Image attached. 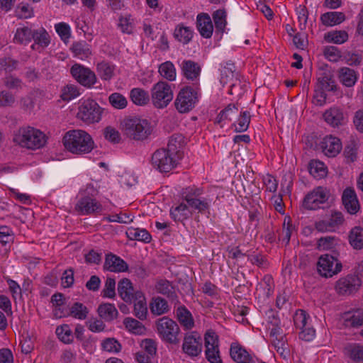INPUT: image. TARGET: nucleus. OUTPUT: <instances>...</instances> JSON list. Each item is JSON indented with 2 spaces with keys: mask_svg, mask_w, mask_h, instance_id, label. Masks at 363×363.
<instances>
[{
  "mask_svg": "<svg viewBox=\"0 0 363 363\" xmlns=\"http://www.w3.org/2000/svg\"><path fill=\"white\" fill-rule=\"evenodd\" d=\"M65 148L73 154H85L90 152L94 146L91 135L82 130L67 131L62 138Z\"/></svg>",
  "mask_w": 363,
  "mask_h": 363,
  "instance_id": "1",
  "label": "nucleus"
},
{
  "mask_svg": "<svg viewBox=\"0 0 363 363\" xmlns=\"http://www.w3.org/2000/svg\"><path fill=\"white\" fill-rule=\"evenodd\" d=\"M13 141L22 147L37 150L46 144L47 138L40 130L28 126L16 130L13 134Z\"/></svg>",
  "mask_w": 363,
  "mask_h": 363,
  "instance_id": "2",
  "label": "nucleus"
},
{
  "mask_svg": "<svg viewBox=\"0 0 363 363\" xmlns=\"http://www.w3.org/2000/svg\"><path fill=\"white\" fill-rule=\"evenodd\" d=\"M124 134L135 140H144L152 134V126L150 123L138 117L125 118L121 123Z\"/></svg>",
  "mask_w": 363,
  "mask_h": 363,
  "instance_id": "3",
  "label": "nucleus"
},
{
  "mask_svg": "<svg viewBox=\"0 0 363 363\" xmlns=\"http://www.w3.org/2000/svg\"><path fill=\"white\" fill-rule=\"evenodd\" d=\"M173 99L171 85L164 81H160L151 89V101L157 108H164Z\"/></svg>",
  "mask_w": 363,
  "mask_h": 363,
  "instance_id": "4",
  "label": "nucleus"
},
{
  "mask_svg": "<svg viewBox=\"0 0 363 363\" xmlns=\"http://www.w3.org/2000/svg\"><path fill=\"white\" fill-rule=\"evenodd\" d=\"M156 325L157 332L163 340L174 345L179 343L178 335L180 329L175 321L164 316L160 318Z\"/></svg>",
  "mask_w": 363,
  "mask_h": 363,
  "instance_id": "5",
  "label": "nucleus"
},
{
  "mask_svg": "<svg viewBox=\"0 0 363 363\" xmlns=\"http://www.w3.org/2000/svg\"><path fill=\"white\" fill-rule=\"evenodd\" d=\"M102 112V108L94 100L88 99L79 105L77 118L89 124L98 123Z\"/></svg>",
  "mask_w": 363,
  "mask_h": 363,
  "instance_id": "6",
  "label": "nucleus"
},
{
  "mask_svg": "<svg viewBox=\"0 0 363 363\" xmlns=\"http://www.w3.org/2000/svg\"><path fill=\"white\" fill-rule=\"evenodd\" d=\"M168 149L157 150L152 156V164L161 172H168L177 166V160Z\"/></svg>",
  "mask_w": 363,
  "mask_h": 363,
  "instance_id": "7",
  "label": "nucleus"
},
{
  "mask_svg": "<svg viewBox=\"0 0 363 363\" xmlns=\"http://www.w3.org/2000/svg\"><path fill=\"white\" fill-rule=\"evenodd\" d=\"M197 101L196 90L191 86H185L179 91L174 104L179 113H186L195 106Z\"/></svg>",
  "mask_w": 363,
  "mask_h": 363,
  "instance_id": "8",
  "label": "nucleus"
},
{
  "mask_svg": "<svg viewBox=\"0 0 363 363\" xmlns=\"http://www.w3.org/2000/svg\"><path fill=\"white\" fill-rule=\"evenodd\" d=\"M342 268L340 261L334 255L325 254L321 255L317 262L319 274L324 277H332L339 273Z\"/></svg>",
  "mask_w": 363,
  "mask_h": 363,
  "instance_id": "9",
  "label": "nucleus"
},
{
  "mask_svg": "<svg viewBox=\"0 0 363 363\" xmlns=\"http://www.w3.org/2000/svg\"><path fill=\"white\" fill-rule=\"evenodd\" d=\"M70 72L77 82L85 87H91L96 82L94 72L79 64H74L71 67Z\"/></svg>",
  "mask_w": 363,
  "mask_h": 363,
  "instance_id": "10",
  "label": "nucleus"
},
{
  "mask_svg": "<svg viewBox=\"0 0 363 363\" xmlns=\"http://www.w3.org/2000/svg\"><path fill=\"white\" fill-rule=\"evenodd\" d=\"M202 338L196 332L186 334L182 345L183 352L190 357H197L202 351Z\"/></svg>",
  "mask_w": 363,
  "mask_h": 363,
  "instance_id": "11",
  "label": "nucleus"
},
{
  "mask_svg": "<svg viewBox=\"0 0 363 363\" xmlns=\"http://www.w3.org/2000/svg\"><path fill=\"white\" fill-rule=\"evenodd\" d=\"M328 199L326 189L319 186L305 196L303 206L308 210H316L320 208V205L325 203Z\"/></svg>",
  "mask_w": 363,
  "mask_h": 363,
  "instance_id": "12",
  "label": "nucleus"
},
{
  "mask_svg": "<svg viewBox=\"0 0 363 363\" xmlns=\"http://www.w3.org/2000/svg\"><path fill=\"white\" fill-rule=\"evenodd\" d=\"M361 285L360 279L354 274L340 278L335 284V290L340 295H350L358 290Z\"/></svg>",
  "mask_w": 363,
  "mask_h": 363,
  "instance_id": "13",
  "label": "nucleus"
},
{
  "mask_svg": "<svg viewBox=\"0 0 363 363\" xmlns=\"http://www.w3.org/2000/svg\"><path fill=\"white\" fill-rule=\"evenodd\" d=\"M230 355L232 359L236 363H247V362H250L254 357L245 347L238 342L231 343Z\"/></svg>",
  "mask_w": 363,
  "mask_h": 363,
  "instance_id": "14",
  "label": "nucleus"
},
{
  "mask_svg": "<svg viewBox=\"0 0 363 363\" xmlns=\"http://www.w3.org/2000/svg\"><path fill=\"white\" fill-rule=\"evenodd\" d=\"M104 269L110 272H123L128 270V266L123 259L110 253L106 256Z\"/></svg>",
  "mask_w": 363,
  "mask_h": 363,
  "instance_id": "15",
  "label": "nucleus"
},
{
  "mask_svg": "<svg viewBox=\"0 0 363 363\" xmlns=\"http://www.w3.org/2000/svg\"><path fill=\"white\" fill-rule=\"evenodd\" d=\"M196 28L202 37L210 38L212 36L213 25L208 13H201L197 16Z\"/></svg>",
  "mask_w": 363,
  "mask_h": 363,
  "instance_id": "16",
  "label": "nucleus"
},
{
  "mask_svg": "<svg viewBox=\"0 0 363 363\" xmlns=\"http://www.w3.org/2000/svg\"><path fill=\"white\" fill-rule=\"evenodd\" d=\"M321 147L328 157H335L342 150V143L338 138L329 135L323 139Z\"/></svg>",
  "mask_w": 363,
  "mask_h": 363,
  "instance_id": "17",
  "label": "nucleus"
},
{
  "mask_svg": "<svg viewBox=\"0 0 363 363\" xmlns=\"http://www.w3.org/2000/svg\"><path fill=\"white\" fill-rule=\"evenodd\" d=\"M342 201L345 209L349 213L355 214L359 211V201L353 189L346 188L344 190Z\"/></svg>",
  "mask_w": 363,
  "mask_h": 363,
  "instance_id": "18",
  "label": "nucleus"
},
{
  "mask_svg": "<svg viewBox=\"0 0 363 363\" xmlns=\"http://www.w3.org/2000/svg\"><path fill=\"white\" fill-rule=\"evenodd\" d=\"M180 66L183 75L187 79L195 80L199 77L201 67L197 62L190 60H184Z\"/></svg>",
  "mask_w": 363,
  "mask_h": 363,
  "instance_id": "19",
  "label": "nucleus"
},
{
  "mask_svg": "<svg viewBox=\"0 0 363 363\" xmlns=\"http://www.w3.org/2000/svg\"><path fill=\"white\" fill-rule=\"evenodd\" d=\"M325 121L333 127L342 125L344 116L341 109L337 107L331 108L323 113Z\"/></svg>",
  "mask_w": 363,
  "mask_h": 363,
  "instance_id": "20",
  "label": "nucleus"
},
{
  "mask_svg": "<svg viewBox=\"0 0 363 363\" xmlns=\"http://www.w3.org/2000/svg\"><path fill=\"white\" fill-rule=\"evenodd\" d=\"M77 208L82 214H89L102 209L101 205L90 197L81 199L77 203Z\"/></svg>",
  "mask_w": 363,
  "mask_h": 363,
  "instance_id": "21",
  "label": "nucleus"
},
{
  "mask_svg": "<svg viewBox=\"0 0 363 363\" xmlns=\"http://www.w3.org/2000/svg\"><path fill=\"white\" fill-rule=\"evenodd\" d=\"M186 143L184 136L181 133L173 134L169 140L167 145V149L177 155L178 159L182 157V149Z\"/></svg>",
  "mask_w": 363,
  "mask_h": 363,
  "instance_id": "22",
  "label": "nucleus"
},
{
  "mask_svg": "<svg viewBox=\"0 0 363 363\" xmlns=\"http://www.w3.org/2000/svg\"><path fill=\"white\" fill-rule=\"evenodd\" d=\"M338 79L340 82L347 87L353 86L357 80V74L356 72L349 67H341L338 70Z\"/></svg>",
  "mask_w": 363,
  "mask_h": 363,
  "instance_id": "23",
  "label": "nucleus"
},
{
  "mask_svg": "<svg viewBox=\"0 0 363 363\" xmlns=\"http://www.w3.org/2000/svg\"><path fill=\"white\" fill-rule=\"evenodd\" d=\"M133 291L132 283L128 279L124 278L118 282V292L124 301L131 302L133 301Z\"/></svg>",
  "mask_w": 363,
  "mask_h": 363,
  "instance_id": "24",
  "label": "nucleus"
},
{
  "mask_svg": "<svg viewBox=\"0 0 363 363\" xmlns=\"http://www.w3.org/2000/svg\"><path fill=\"white\" fill-rule=\"evenodd\" d=\"M273 338L272 344L276 348L278 353L284 359H286L290 354L289 347L287 340L281 331V334L279 335H270Z\"/></svg>",
  "mask_w": 363,
  "mask_h": 363,
  "instance_id": "25",
  "label": "nucleus"
},
{
  "mask_svg": "<svg viewBox=\"0 0 363 363\" xmlns=\"http://www.w3.org/2000/svg\"><path fill=\"white\" fill-rule=\"evenodd\" d=\"M345 20V15L342 12L329 11L321 15L320 21L324 26H333L340 24Z\"/></svg>",
  "mask_w": 363,
  "mask_h": 363,
  "instance_id": "26",
  "label": "nucleus"
},
{
  "mask_svg": "<svg viewBox=\"0 0 363 363\" xmlns=\"http://www.w3.org/2000/svg\"><path fill=\"white\" fill-rule=\"evenodd\" d=\"M346 326L358 328L363 325V309H357L345 314Z\"/></svg>",
  "mask_w": 363,
  "mask_h": 363,
  "instance_id": "27",
  "label": "nucleus"
},
{
  "mask_svg": "<svg viewBox=\"0 0 363 363\" xmlns=\"http://www.w3.org/2000/svg\"><path fill=\"white\" fill-rule=\"evenodd\" d=\"M330 71L325 70L318 78V84L322 91H335L336 85Z\"/></svg>",
  "mask_w": 363,
  "mask_h": 363,
  "instance_id": "28",
  "label": "nucleus"
},
{
  "mask_svg": "<svg viewBox=\"0 0 363 363\" xmlns=\"http://www.w3.org/2000/svg\"><path fill=\"white\" fill-rule=\"evenodd\" d=\"M350 245L355 250L363 248V228L355 226L351 229L348 236Z\"/></svg>",
  "mask_w": 363,
  "mask_h": 363,
  "instance_id": "29",
  "label": "nucleus"
},
{
  "mask_svg": "<svg viewBox=\"0 0 363 363\" xmlns=\"http://www.w3.org/2000/svg\"><path fill=\"white\" fill-rule=\"evenodd\" d=\"M97 311L99 315L108 322L116 318L118 313L115 306L108 303L99 305Z\"/></svg>",
  "mask_w": 363,
  "mask_h": 363,
  "instance_id": "30",
  "label": "nucleus"
},
{
  "mask_svg": "<svg viewBox=\"0 0 363 363\" xmlns=\"http://www.w3.org/2000/svg\"><path fill=\"white\" fill-rule=\"evenodd\" d=\"M126 235L130 240L142 241L145 243L150 242L152 239L150 234L145 229L133 227L128 228Z\"/></svg>",
  "mask_w": 363,
  "mask_h": 363,
  "instance_id": "31",
  "label": "nucleus"
},
{
  "mask_svg": "<svg viewBox=\"0 0 363 363\" xmlns=\"http://www.w3.org/2000/svg\"><path fill=\"white\" fill-rule=\"evenodd\" d=\"M155 289L158 293L166 296L172 301H177L174 288L169 281L164 279L159 281L155 286Z\"/></svg>",
  "mask_w": 363,
  "mask_h": 363,
  "instance_id": "32",
  "label": "nucleus"
},
{
  "mask_svg": "<svg viewBox=\"0 0 363 363\" xmlns=\"http://www.w3.org/2000/svg\"><path fill=\"white\" fill-rule=\"evenodd\" d=\"M191 213L188 206L184 203H181L175 208L170 210V216L175 222H182L190 217Z\"/></svg>",
  "mask_w": 363,
  "mask_h": 363,
  "instance_id": "33",
  "label": "nucleus"
},
{
  "mask_svg": "<svg viewBox=\"0 0 363 363\" xmlns=\"http://www.w3.org/2000/svg\"><path fill=\"white\" fill-rule=\"evenodd\" d=\"M130 98L137 106H145L150 101L148 92L140 88H134L130 91Z\"/></svg>",
  "mask_w": 363,
  "mask_h": 363,
  "instance_id": "34",
  "label": "nucleus"
},
{
  "mask_svg": "<svg viewBox=\"0 0 363 363\" xmlns=\"http://www.w3.org/2000/svg\"><path fill=\"white\" fill-rule=\"evenodd\" d=\"M174 35L177 40L186 45L191 40L193 31L189 27L179 25L174 30Z\"/></svg>",
  "mask_w": 363,
  "mask_h": 363,
  "instance_id": "35",
  "label": "nucleus"
},
{
  "mask_svg": "<svg viewBox=\"0 0 363 363\" xmlns=\"http://www.w3.org/2000/svg\"><path fill=\"white\" fill-rule=\"evenodd\" d=\"M33 38V30L28 27L17 28L13 41L20 44H28Z\"/></svg>",
  "mask_w": 363,
  "mask_h": 363,
  "instance_id": "36",
  "label": "nucleus"
},
{
  "mask_svg": "<svg viewBox=\"0 0 363 363\" xmlns=\"http://www.w3.org/2000/svg\"><path fill=\"white\" fill-rule=\"evenodd\" d=\"M150 308L151 312L157 315L166 313L169 310L167 302L161 297L152 298Z\"/></svg>",
  "mask_w": 363,
  "mask_h": 363,
  "instance_id": "37",
  "label": "nucleus"
},
{
  "mask_svg": "<svg viewBox=\"0 0 363 363\" xmlns=\"http://www.w3.org/2000/svg\"><path fill=\"white\" fill-rule=\"evenodd\" d=\"M250 118L251 116L249 111H241L237 122L233 124L235 127V131L237 133L246 131L249 128Z\"/></svg>",
  "mask_w": 363,
  "mask_h": 363,
  "instance_id": "38",
  "label": "nucleus"
},
{
  "mask_svg": "<svg viewBox=\"0 0 363 363\" xmlns=\"http://www.w3.org/2000/svg\"><path fill=\"white\" fill-rule=\"evenodd\" d=\"M268 323L272 326L270 335H279L281 334V321L277 312L270 309L267 312Z\"/></svg>",
  "mask_w": 363,
  "mask_h": 363,
  "instance_id": "39",
  "label": "nucleus"
},
{
  "mask_svg": "<svg viewBox=\"0 0 363 363\" xmlns=\"http://www.w3.org/2000/svg\"><path fill=\"white\" fill-rule=\"evenodd\" d=\"M89 310L86 306L80 302H75L69 308V315L79 320H85L87 318Z\"/></svg>",
  "mask_w": 363,
  "mask_h": 363,
  "instance_id": "40",
  "label": "nucleus"
},
{
  "mask_svg": "<svg viewBox=\"0 0 363 363\" xmlns=\"http://www.w3.org/2000/svg\"><path fill=\"white\" fill-rule=\"evenodd\" d=\"M308 167L310 174L315 178L321 179L327 174V167L322 162L311 160Z\"/></svg>",
  "mask_w": 363,
  "mask_h": 363,
  "instance_id": "41",
  "label": "nucleus"
},
{
  "mask_svg": "<svg viewBox=\"0 0 363 363\" xmlns=\"http://www.w3.org/2000/svg\"><path fill=\"white\" fill-rule=\"evenodd\" d=\"M159 72L163 78L169 81H174L176 79V69L170 61L162 63L159 67Z\"/></svg>",
  "mask_w": 363,
  "mask_h": 363,
  "instance_id": "42",
  "label": "nucleus"
},
{
  "mask_svg": "<svg viewBox=\"0 0 363 363\" xmlns=\"http://www.w3.org/2000/svg\"><path fill=\"white\" fill-rule=\"evenodd\" d=\"M324 39L328 43L342 44L348 40V34L345 30L330 31L325 34Z\"/></svg>",
  "mask_w": 363,
  "mask_h": 363,
  "instance_id": "43",
  "label": "nucleus"
},
{
  "mask_svg": "<svg viewBox=\"0 0 363 363\" xmlns=\"http://www.w3.org/2000/svg\"><path fill=\"white\" fill-rule=\"evenodd\" d=\"M177 316L179 323L186 328L190 329L194 326V320L191 314L185 307L178 308Z\"/></svg>",
  "mask_w": 363,
  "mask_h": 363,
  "instance_id": "44",
  "label": "nucleus"
},
{
  "mask_svg": "<svg viewBox=\"0 0 363 363\" xmlns=\"http://www.w3.org/2000/svg\"><path fill=\"white\" fill-rule=\"evenodd\" d=\"M213 19L216 30L223 33L227 21L226 12L224 9H218L213 13Z\"/></svg>",
  "mask_w": 363,
  "mask_h": 363,
  "instance_id": "45",
  "label": "nucleus"
},
{
  "mask_svg": "<svg viewBox=\"0 0 363 363\" xmlns=\"http://www.w3.org/2000/svg\"><path fill=\"white\" fill-rule=\"evenodd\" d=\"M123 323L125 328L134 334L141 335L145 330V328L142 323L132 318H125Z\"/></svg>",
  "mask_w": 363,
  "mask_h": 363,
  "instance_id": "46",
  "label": "nucleus"
},
{
  "mask_svg": "<svg viewBox=\"0 0 363 363\" xmlns=\"http://www.w3.org/2000/svg\"><path fill=\"white\" fill-rule=\"evenodd\" d=\"M337 245V239L335 236H325L319 238L317 241L318 250H330Z\"/></svg>",
  "mask_w": 363,
  "mask_h": 363,
  "instance_id": "47",
  "label": "nucleus"
},
{
  "mask_svg": "<svg viewBox=\"0 0 363 363\" xmlns=\"http://www.w3.org/2000/svg\"><path fill=\"white\" fill-rule=\"evenodd\" d=\"M71 49L81 59L88 57L91 53L89 45L84 41L74 43Z\"/></svg>",
  "mask_w": 363,
  "mask_h": 363,
  "instance_id": "48",
  "label": "nucleus"
},
{
  "mask_svg": "<svg viewBox=\"0 0 363 363\" xmlns=\"http://www.w3.org/2000/svg\"><path fill=\"white\" fill-rule=\"evenodd\" d=\"M350 357L355 362H363V345L351 344L345 348Z\"/></svg>",
  "mask_w": 363,
  "mask_h": 363,
  "instance_id": "49",
  "label": "nucleus"
},
{
  "mask_svg": "<svg viewBox=\"0 0 363 363\" xmlns=\"http://www.w3.org/2000/svg\"><path fill=\"white\" fill-rule=\"evenodd\" d=\"M108 102L116 109H123L127 106L126 98L120 93H113L108 96Z\"/></svg>",
  "mask_w": 363,
  "mask_h": 363,
  "instance_id": "50",
  "label": "nucleus"
},
{
  "mask_svg": "<svg viewBox=\"0 0 363 363\" xmlns=\"http://www.w3.org/2000/svg\"><path fill=\"white\" fill-rule=\"evenodd\" d=\"M101 348L108 352L118 353L121 350L122 346L116 339L108 337L102 341Z\"/></svg>",
  "mask_w": 363,
  "mask_h": 363,
  "instance_id": "51",
  "label": "nucleus"
},
{
  "mask_svg": "<svg viewBox=\"0 0 363 363\" xmlns=\"http://www.w3.org/2000/svg\"><path fill=\"white\" fill-rule=\"evenodd\" d=\"M35 43L41 47H47L50 43V35L44 29L33 30V38Z\"/></svg>",
  "mask_w": 363,
  "mask_h": 363,
  "instance_id": "52",
  "label": "nucleus"
},
{
  "mask_svg": "<svg viewBox=\"0 0 363 363\" xmlns=\"http://www.w3.org/2000/svg\"><path fill=\"white\" fill-rule=\"evenodd\" d=\"M56 334L59 339L65 343L67 344L72 342V332L67 325H63L57 327L56 329Z\"/></svg>",
  "mask_w": 363,
  "mask_h": 363,
  "instance_id": "53",
  "label": "nucleus"
},
{
  "mask_svg": "<svg viewBox=\"0 0 363 363\" xmlns=\"http://www.w3.org/2000/svg\"><path fill=\"white\" fill-rule=\"evenodd\" d=\"M184 199L190 207L198 210L199 212H203L208 208V203L207 202L191 197L189 194L184 196Z\"/></svg>",
  "mask_w": 363,
  "mask_h": 363,
  "instance_id": "54",
  "label": "nucleus"
},
{
  "mask_svg": "<svg viewBox=\"0 0 363 363\" xmlns=\"http://www.w3.org/2000/svg\"><path fill=\"white\" fill-rule=\"evenodd\" d=\"M97 72L104 80H109L113 74V67L107 62H102L97 65Z\"/></svg>",
  "mask_w": 363,
  "mask_h": 363,
  "instance_id": "55",
  "label": "nucleus"
},
{
  "mask_svg": "<svg viewBox=\"0 0 363 363\" xmlns=\"http://www.w3.org/2000/svg\"><path fill=\"white\" fill-rule=\"evenodd\" d=\"M135 315L140 320H145L147 314L145 298L140 299L134 303Z\"/></svg>",
  "mask_w": 363,
  "mask_h": 363,
  "instance_id": "56",
  "label": "nucleus"
},
{
  "mask_svg": "<svg viewBox=\"0 0 363 363\" xmlns=\"http://www.w3.org/2000/svg\"><path fill=\"white\" fill-rule=\"evenodd\" d=\"M206 350L218 348V337L213 330H208L204 336Z\"/></svg>",
  "mask_w": 363,
  "mask_h": 363,
  "instance_id": "57",
  "label": "nucleus"
},
{
  "mask_svg": "<svg viewBox=\"0 0 363 363\" xmlns=\"http://www.w3.org/2000/svg\"><path fill=\"white\" fill-rule=\"evenodd\" d=\"M79 95L77 87L74 84H68L63 88L61 96L64 101H70Z\"/></svg>",
  "mask_w": 363,
  "mask_h": 363,
  "instance_id": "58",
  "label": "nucleus"
},
{
  "mask_svg": "<svg viewBox=\"0 0 363 363\" xmlns=\"http://www.w3.org/2000/svg\"><path fill=\"white\" fill-rule=\"evenodd\" d=\"M308 315L303 310H298L294 315V325L297 328H303L307 325Z\"/></svg>",
  "mask_w": 363,
  "mask_h": 363,
  "instance_id": "59",
  "label": "nucleus"
},
{
  "mask_svg": "<svg viewBox=\"0 0 363 363\" xmlns=\"http://www.w3.org/2000/svg\"><path fill=\"white\" fill-rule=\"evenodd\" d=\"M327 219L334 230L339 228L345 220L342 213L337 211H332L330 216Z\"/></svg>",
  "mask_w": 363,
  "mask_h": 363,
  "instance_id": "60",
  "label": "nucleus"
},
{
  "mask_svg": "<svg viewBox=\"0 0 363 363\" xmlns=\"http://www.w3.org/2000/svg\"><path fill=\"white\" fill-rule=\"evenodd\" d=\"M344 156L347 162H352L357 159V147L354 142L347 145L344 150Z\"/></svg>",
  "mask_w": 363,
  "mask_h": 363,
  "instance_id": "61",
  "label": "nucleus"
},
{
  "mask_svg": "<svg viewBox=\"0 0 363 363\" xmlns=\"http://www.w3.org/2000/svg\"><path fill=\"white\" fill-rule=\"evenodd\" d=\"M116 281L113 278L108 277L102 291L103 296L113 298L116 296Z\"/></svg>",
  "mask_w": 363,
  "mask_h": 363,
  "instance_id": "62",
  "label": "nucleus"
},
{
  "mask_svg": "<svg viewBox=\"0 0 363 363\" xmlns=\"http://www.w3.org/2000/svg\"><path fill=\"white\" fill-rule=\"evenodd\" d=\"M14 96L8 91H0V107L12 106L15 103Z\"/></svg>",
  "mask_w": 363,
  "mask_h": 363,
  "instance_id": "63",
  "label": "nucleus"
},
{
  "mask_svg": "<svg viewBox=\"0 0 363 363\" xmlns=\"http://www.w3.org/2000/svg\"><path fill=\"white\" fill-rule=\"evenodd\" d=\"M104 137L113 143H118L121 140V135L118 130L112 127H106L104 130Z\"/></svg>",
  "mask_w": 363,
  "mask_h": 363,
  "instance_id": "64",
  "label": "nucleus"
}]
</instances>
